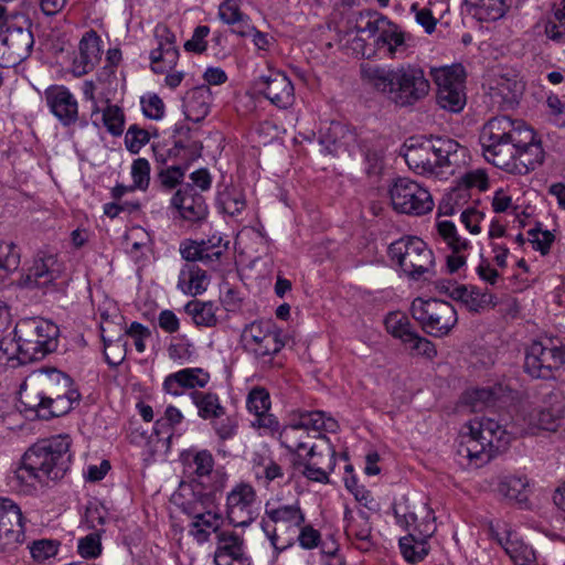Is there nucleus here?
<instances>
[{
	"mask_svg": "<svg viewBox=\"0 0 565 565\" xmlns=\"http://www.w3.org/2000/svg\"><path fill=\"white\" fill-rule=\"evenodd\" d=\"M399 548L404 558L413 564L423 561L429 552L426 539L416 540L413 534L399 540Z\"/></svg>",
	"mask_w": 565,
	"mask_h": 565,
	"instance_id": "4c0bfd02",
	"label": "nucleus"
},
{
	"mask_svg": "<svg viewBox=\"0 0 565 565\" xmlns=\"http://www.w3.org/2000/svg\"><path fill=\"white\" fill-rule=\"evenodd\" d=\"M29 548L31 556L38 562H44L57 552L55 542L51 540L34 541Z\"/></svg>",
	"mask_w": 565,
	"mask_h": 565,
	"instance_id": "338daca9",
	"label": "nucleus"
},
{
	"mask_svg": "<svg viewBox=\"0 0 565 565\" xmlns=\"http://www.w3.org/2000/svg\"><path fill=\"white\" fill-rule=\"evenodd\" d=\"M565 364V344L555 338L533 341L525 353L524 369L535 379L551 380Z\"/></svg>",
	"mask_w": 565,
	"mask_h": 565,
	"instance_id": "1a4fd4ad",
	"label": "nucleus"
},
{
	"mask_svg": "<svg viewBox=\"0 0 565 565\" xmlns=\"http://www.w3.org/2000/svg\"><path fill=\"white\" fill-rule=\"evenodd\" d=\"M359 21L364 22V24H356V32L369 33L370 35H375L384 26L391 25V21L385 15L375 11L361 12Z\"/></svg>",
	"mask_w": 565,
	"mask_h": 565,
	"instance_id": "de8ad7c7",
	"label": "nucleus"
},
{
	"mask_svg": "<svg viewBox=\"0 0 565 565\" xmlns=\"http://www.w3.org/2000/svg\"><path fill=\"white\" fill-rule=\"evenodd\" d=\"M171 204L181 217L189 222H201L209 213L204 196L190 183L182 185L174 193Z\"/></svg>",
	"mask_w": 565,
	"mask_h": 565,
	"instance_id": "a211bd4d",
	"label": "nucleus"
},
{
	"mask_svg": "<svg viewBox=\"0 0 565 565\" xmlns=\"http://www.w3.org/2000/svg\"><path fill=\"white\" fill-rule=\"evenodd\" d=\"M209 379V374L202 369H184L167 376L163 388L167 393L178 396L184 387H204Z\"/></svg>",
	"mask_w": 565,
	"mask_h": 565,
	"instance_id": "b1692460",
	"label": "nucleus"
},
{
	"mask_svg": "<svg viewBox=\"0 0 565 565\" xmlns=\"http://www.w3.org/2000/svg\"><path fill=\"white\" fill-rule=\"evenodd\" d=\"M256 492L247 483L237 484L227 494V519L234 526H248L254 521Z\"/></svg>",
	"mask_w": 565,
	"mask_h": 565,
	"instance_id": "f3484780",
	"label": "nucleus"
},
{
	"mask_svg": "<svg viewBox=\"0 0 565 565\" xmlns=\"http://www.w3.org/2000/svg\"><path fill=\"white\" fill-rule=\"evenodd\" d=\"M276 328L277 327L271 321H254L247 324L242 334V338L245 342V350H247L248 345L259 343V340L271 332V329Z\"/></svg>",
	"mask_w": 565,
	"mask_h": 565,
	"instance_id": "864d4df0",
	"label": "nucleus"
},
{
	"mask_svg": "<svg viewBox=\"0 0 565 565\" xmlns=\"http://www.w3.org/2000/svg\"><path fill=\"white\" fill-rule=\"evenodd\" d=\"M386 331L403 342L416 330L409 319L401 312H390L384 320Z\"/></svg>",
	"mask_w": 565,
	"mask_h": 565,
	"instance_id": "58836bf2",
	"label": "nucleus"
},
{
	"mask_svg": "<svg viewBox=\"0 0 565 565\" xmlns=\"http://www.w3.org/2000/svg\"><path fill=\"white\" fill-rule=\"evenodd\" d=\"M223 238L220 235H212L207 239H202L200 245L202 247V253L205 258V265L214 267L220 263L221 257L227 249L228 242L222 243Z\"/></svg>",
	"mask_w": 565,
	"mask_h": 565,
	"instance_id": "a18cd8bd",
	"label": "nucleus"
},
{
	"mask_svg": "<svg viewBox=\"0 0 565 565\" xmlns=\"http://www.w3.org/2000/svg\"><path fill=\"white\" fill-rule=\"evenodd\" d=\"M317 456L315 445L309 447V451L307 452L305 458H301L300 454H298L297 460L294 461V466L296 469H299L300 472L309 480L328 483L329 482V469L318 465V461L315 460Z\"/></svg>",
	"mask_w": 565,
	"mask_h": 565,
	"instance_id": "2f4dec72",
	"label": "nucleus"
},
{
	"mask_svg": "<svg viewBox=\"0 0 565 565\" xmlns=\"http://www.w3.org/2000/svg\"><path fill=\"white\" fill-rule=\"evenodd\" d=\"M100 535L96 532L89 533L78 541L77 552L83 558H97L102 554Z\"/></svg>",
	"mask_w": 565,
	"mask_h": 565,
	"instance_id": "4d7b16f0",
	"label": "nucleus"
},
{
	"mask_svg": "<svg viewBox=\"0 0 565 565\" xmlns=\"http://www.w3.org/2000/svg\"><path fill=\"white\" fill-rule=\"evenodd\" d=\"M121 335H124V339L126 337L134 339L136 350L141 353L146 349L145 339L149 338L151 332L146 326L139 322H132Z\"/></svg>",
	"mask_w": 565,
	"mask_h": 565,
	"instance_id": "774afa93",
	"label": "nucleus"
},
{
	"mask_svg": "<svg viewBox=\"0 0 565 565\" xmlns=\"http://www.w3.org/2000/svg\"><path fill=\"white\" fill-rule=\"evenodd\" d=\"M196 326L214 327L217 323L214 307L210 302H192L186 305Z\"/></svg>",
	"mask_w": 565,
	"mask_h": 565,
	"instance_id": "8fccbe9b",
	"label": "nucleus"
},
{
	"mask_svg": "<svg viewBox=\"0 0 565 565\" xmlns=\"http://www.w3.org/2000/svg\"><path fill=\"white\" fill-rule=\"evenodd\" d=\"M519 138L523 141L518 143L512 173L524 175L543 164L545 151L536 132L522 120Z\"/></svg>",
	"mask_w": 565,
	"mask_h": 565,
	"instance_id": "4468645a",
	"label": "nucleus"
},
{
	"mask_svg": "<svg viewBox=\"0 0 565 565\" xmlns=\"http://www.w3.org/2000/svg\"><path fill=\"white\" fill-rule=\"evenodd\" d=\"M218 18L226 24L234 25L233 29L245 28L247 24L245 15L241 12L235 0H225L218 7Z\"/></svg>",
	"mask_w": 565,
	"mask_h": 565,
	"instance_id": "603ef678",
	"label": "nucleus"
},
{
	"mask_svg": "<svg viewBox=\"0 0 565 565\" xmlns=\"http://www.w3.org/2000/svg\"><path fill=\"white\" fill-rule=\"evenodd\" d=\"M468 431L461 436L457 454L475 461L477 467L489 462L507 449L510 434L495 419L490 417L473 418L467 425Z\"/></svg>",
	"mask_w": 565,
	"mask_h": 565,
	"instance_id": "20e7f679",
	"label": "nucleus"
},
{
	"mask_svg": "<svg viewBox=\"0 0 565 565\" xmlns=\"http://www.w3.org/2000/svg\"><path fill=\"white\" fill-rule=\"evenodd\" d=\"M388 256L413 280L429 273L435 265V256L428 245L417 236L406 235L388 246Z\"/></svg>",
	"mask_w": 565,
	"mask_h": 565,
	"instance_id": "0eeeda50",
	"label": "nucleus"
},
{
	"mask_svg": "<svg viewBox=\"0 0 565 565\" xmlns=\"http://www.w3.org/2000/svg\"><path fill=\"white\" fill-rule=\"evenodd\" d=\"M23 382L28 388H34L45 395L71 394V377L56 369H47L31 375Z\"/></svg>",
	"mask_w": 565,
	"mask_h": 565,
	"instance_id": "412c9836",
	"label": "nucleus"
},
{
	"mask_svg": "<svg viewBox=\"0 0 565 565\" xmlns=\"http://www.w3.org/2000/svg\"><path fill=\"white\" fill-rule=\"evenodd\" d=\"M18 246L12 242H0V280L15 271L20 264Z\"/></svg>",
	"mask_w": 565,
	"mask_h": 565,
	"instance_id": "a19ab883",
	"label": "nucleus"
},
{
	"mask_svg": "<svg viewBox=\"0 0 565 565\" xmlns=\"http://www.w3.org/2000/svg\"><path fill=\"white\" fill-rule=\"evenodd\" d=\"M204 99L202 92L192 93L184 104V115L188 120L200 122L207 116L210 107Z\"/></svg>",
	"mask_w": 565,
	"mask_h": 565,
	"instance_id": "09e8293b",
	"label": "nucleus"
},
{
	"mask_svg": "<svg viewBox=\"0 0 565 565\" xmlns=\"http://www.w3.org/2000/svg\"><path fill=\"white\" fill-rule=\"evenodd\" d=\"M521 120L497 116L488 120L480 134V143L486 160L494 167L512 173L519 145Z\"/></svg>",
	"mask_w": 565,
	"mask_h": 565,
	"instance_id": "39448f33",
	"label": "nucleus"
},
{
	"mask_svg": "<svg viewBox=\"0 0 565 565\" xmlns=\"http://www.w3.org/2000/svg\"><path fill=\"white\" fill-rule=\"evenodd\" d=\"M478 8V14L481 20L497 21L504 17L509 4L507 0H465Z\"/></svg>",
	"mask_w": 565,
	"mask_h": 565,
	"instance_id": "ea45409f",
	"label": "nucleus"
},
{
	"mask_svg": "<svg viewBox=\"0 0 565 565\" xmlns=\"http://www.w3.org/2000/svg\"><path fill=\"white\" fill-rule=\"evenodd\" d=\"M3 41L10 47L13 61L18 64L24 61L31 53L34 39L32 32L28 28L14 25L6 20L0 30Z\"/></svg>",
	"mask_w": 565,
	"mask_h": 565,
	"instance_id": "aec40b11",
	"label": "nucleus"
},
{
	"mask_svg": "<svg viewBox=\"0 0 565 565\" xmlns=\"http://www.w3.org/2000/svg\"><path fill=\"white\" fill-rule=\"evenodd\" d=\"M131 177L136 188L146 190L150 182V164L147 159L138 158L131 166Z\"/></svg>",
	"mask_w": 565,
	"mask_h": 565,
	"instance_id": "680f3d73",
	"label": "nucleus"
},
{
	"mask_svg": "<svg viewBox=\"0 0 565 565\" xmlns=\"http://www.w3.org/2000/svg\"><path fill=\"white\" fill-rule=\"evenodd\" d=\"M430 75L437 85V104L450 113H460L467 104L463 67L459 64L434 67Z\"/></svg>",
	"mask_w": 565,
	"mask_h": 565,
	"instance_id": "9d476101",
	"label": "nucleus"
},
{
	"mask_svg": "<svg viewBox=\"0 0 565 565\" xmlns=\"http://www.w3.org/2000/svg\"><path fill=\"white\" fill-rule=\"evenodd\" d=\"M143 115L152 120H159L164 115V104L157 94L143 96L140 99Z\"/></svg>",
	"mask_w": 565,
	"mask_h": 565,
	"instance_id": "e2e57ef3",
	"label": "nucleus"
},
{
	"mask_svg": "<svg viewBox=\"0 0 565 565\" xmlns=\"http://www.w3.org/2000/svg\"><path fill=\"white\" fill-rule=\"evenodd\" d=\"M564 415V407L562 405L551 408H540L533 414L534 424L545 430L555 431L559 426Z\"/></svg>",
	"mask_w": 565,
	"mask_h": 565,
	"instance_id": "37998d69",
	"label": "nucleus"
},
{
	"mask_svg": "<svg viewBox=\"0 0 565 565\" xmlns=\"http://www.w3.org/2000/svg\"><path fill=\"white\" fill-rule=\"evenodd\" d=\"M279 440L282 447L291 452H299L301 449L309 450L310 435L294 419L285 425L280 431Z\"/></svg>",
	"mask_w": 565,
	"mask_h": 565,
	"instance_id": "7c9ffc66",
	"label": "nucleus"
},
{
	"mask_svg": "<svg viewBox=\"0 0 565 565\" xmlns=\"http://www.w3.org/2000/svg\"><path fill=\"white\" fill-rule=\"evenodd\" d=\"M218 205L224 213L231 216H236L245 209L246 202L244 195L239 191L232 189L220 193Z\"/></svg>",
	"mask_w": 565,
	"mask_h": 565,
	"instance_id": "3c124183",
	"label": "nucleus"
},
{
	"mask_svg": "<svg viewBox=\"0 0 565 565\" xmlns=\"http://www.w3.org/2000/svg\"><path fill=\"white\" fill-rule=\"evenodd\" d=\"M386 26L387 29H383L381 32L380 41L388 46L390 56L395 57L399 47L405 45V36L396 24L391 22V25Z\"/></svg>",
	"mask_w": 565,
	"mask_h": 565,
	"instance_id": "6e6d98bb",
	"label": "nucleus"
},
{
	"mask_svg": "<svg viewBox=\"0 0 565 565\" xmlns=\"http://www.w3.org/2000/svg\"><path fill=\"white\" fill-rule=\"evenodd\" d=\"M243 543V539L234 532H220L217 535L216 553H221L233 559L244 553Z\"/></svg>",
	"mask_w": 565,
	"mask_h": 565,
	"instance_id": "49530a36",
	"label": "nucleus"
},
{
	"mask_svg": "<svg viewBox=\"0 0 565 565\" xmlns=\"http://www.w3.org/2000/svg\"><path fill=\"white\" fill-rule=\"evenodd\" d=\"M390 198L393 209L404 214L423 215L434 207L428 190L408 178L394 181L390 188Z\"/></svg>",
	"mask_w": 565,
	"mask_h": 565,
	"instance_id": "9b49d317",
	"label": "nucleus"
},
{
	"mask_svg": "<svg viewBox=\"0 0 565 565\" xmlns=\"http://www.w3.org/2000/svg\"><path fill=\"white\" fill-rule=\"evenodd\" d=\"M25 540L20 508L10 499H0V548L12 551Z\"/></svg>",
	"mask_w": 565,
	"mask_h": 565,
	"instance_id": "dca6fc26",
	"label": "nucleus"
},
{
	"mask_svg": "<svg viewBox=\"0 0 565 565\" xmlns=\"http://www.w3.org/2000/svg\"><path fill=\"white\" fill-rule=\"evenodd\" d=\"M150 140L149 131L138 127L137 125H131L126 135H125V145L126 148L131 153H138L140 149L148 143Z\"/></svg>",
	"mask_w": 565,
	"mask_h": 565,
	"instance_id": "bf43d9fd",
	"label": "nucleus"
},
{
	"mask_svg": "<svg viewBox=\"0 0 565 565\" xmlns=\"http://www.w3.org/2000/svg\"><path fill=\"white\" fill-rule=\"evenodd\" d=\"M188 166H171L162 169L158 173L160 183L167 190H171L180 184L184 178Z\"/></svg>",
	"mask_w": 565,
	"mask_h": 565,
	"instance_id": "052dcab7",
	"label": "nucleus"
},
{
	"mask_svg": "<svg viewBox=\"0 0 565 565\" xmlns=\"http://www.w3.org/2000/svg\"><path fill=\"white\" fill-rule=\"evenodd\" d=\"M362 79L388 102L401 108L422 103L430 92V83L424 70L415 64H399L395 67L364 65Z\"/></svg>",
	"mask_w": 565,
	"mask_h": 565,
	"instance_id": "f03ea898",
	"label": "nucleus"
},
{
	"mask_svg": "<svg viewBox=\"0 0 565 565\" xmlns=\"http://www.w3.org/2000/svg\"><path fill=\"white\" fill-rule=\"evenodd\" d=\"M54 264L52 257L35 260L23 278V286L26 288H41L51 282L55 276L51 266Z\"/></svg>",
	"mask_w": 565,
	"mask_h": 565,
	"instance_id": "473e14b6",
	"label": "nucleus"
},
{
	"mask_svg": "<svg viewBox=\"0 0 565 565\" xmlns=\"http://www.w3.org/2000/svg\"><path fill=\"white\" fill-rule=\"evenodd\" d=\"M504 550L514 565H537L534 550L516 537H508Z\"/></svg>",
	"mask_w": 565,
	"mask_h": 565,
	"instance_id": "c9c22d12",
	"label": "nucleus"
},
{
	"mask_svg": "<svg viewBox=\"0 0 565 565\" xmlns=\"http://www.w3.org/2000/svg\"><path fill=\"white\" fill-rule=\"evenodd\" d=\"M44 100L51 114L63 125L71 124V90L64 85H50L44 90Z\"/></svg>",
	"mask_w": 565,
	"mask_h": 565,
	"instance_id": "393cba45",
	"label": "nucleus"
},
{
	"mask_svg": "<svg viewBox=\"0 0 565 565\" xmlns=\"http://www.w3.org/2000/svg\"><path fill=\"white\" fill-rule=\"evenodd\" d=\"M247 408L256 416L264 415L270 409V396L266 388L254 387L247 396Z\"/></svg>",
	"mask_w": 565,
	"mask_h": 565,
	"instance_id": "5fc2aeb1",
	"label": "nucleus"
},
{
	"mask_svg": "<svg viewBox=\"0 0 565 565\" xmlns=\"http://www.w3.org/2000/svg\"><path fill=\"white\" fill-rule=\"evenodd\" d=\"M103 121L111 135L119 136L122 134L125 120L122 110L118 106H107L103 113Z\"/></svg>",
	"mask_w": 565,
	"mask_h": 565,
	"instance_id": "13d9d810",
	"label": "nucleus"
},
{
	"mask_svg": "<svg viewBox=\"0 0 565 565\" xmlns=\"http://www.w3.org/2000/svg\"><path fill=\"white\" fill-rule=\"evenodd\" d=\"M436 227L439 237L452 252L447 257V269L451 274L456 273L466 264L463 252L470 248V242L458 234L456 225L450 221H438Z\"/></svg>",
	"mask_w": 565,
	"mask_h": 565,
	"instance_id": "6ab92c4d",
	"label": "nucleus"
},
{
	"mask_svg": "<svg viewBox=\"0 0 565 565\" xmlns=\"http://www.w3.org/2000/svg\"><path fill=\"white\" fill-rule=\"evenodd\" d=\"M402 154L416 174L441 177L455 174L466 163L468 150L448 137H411L404 142Z\"/></svg>",
	"mask_w": 565,
	"mask_h": 565,
	"instance_id": "7ed1b4c3",
	"label": "nucleus"
},
{
	"mask_svg": "<svg viewBox=\"0 0 565 565\" xmlns=\"http://www.w3.org/2000/svg\"><path fill=\"white\" fill-rule=\"evenodd\" d=\"M254 88L278 108H287L295 100L294 85L280 71L268 70L254 81Z\"/></svg>",
	"mask_w": 565,
	"mask_h": 565,
	"instance_id": "ddd939ff",
	"label": "nucleus"
},
{
	"mask_svg": "<svg viewBox=\"0 0 565 565\" xmlns=\"http://www.w3.org/2000/svg\"><path fill=\"white\" fill-rule=\"evenodd\" d=\"M71 439L56 435L31 446L14 471L11 483L24 494H32L47 480L64 478L71 462Z\"/></svg>",
	"mask_w": 565,
	"mask_h": 565,
	"instance_id": "f257e3e1",
	"label": "nucleus"
},
{
	"mask_svg": "<svg viewBox=\"0 0 565 565\" xmlns=\"http://www.w3.org/2000/svg\"><path fill=\"white\" fill-rule=\"evenodd\" d=\"M210 285V279L204 269L193 263H185L180 269L178 289L188 296L203 294Z\"/></svg>",
	"mask_w": 565,
	"mask_h": 565,
	"instance_id": "a878e982",
	"label": "nucleus"
},
{
	"mask_svg": "<svg viewBox=\"0 0 565 565\" xmlns=\"http://www.w3.org/2000/svg\"><path fill=\"white\" fill-rule=\"evenodd\" d=\"M527 234L531 237L534 249L541 252L542 255H546L550 252L551 245L555 239L553 233L535 227L531 228Z\"/></svg>",
	"mask_w": 565,
	"mask_h": 565,
	"instance_id": "69168bd1",
	"label": "nucleus"
},
{
	"mask_svg": "<svg viewBox=\"0 0 565 565\" xmlns=\"http://www.w3.org/2000/svg\"><path fill=\"white\" fill-rule=\"evenodd\" d=\"M553 20L548 19L544 26L545 35L559 44H565V0L559 6L554 4Z\"/></svg>",
	"mask_w": 565,
	"mask_h": 565,
	"instance_id": "e433bc0d",
	"label": "nucleus"
},
{
	"mask_svg": "<svg viewBox=\"0 0 565 565\" xmlns=\"http://www.w3.org/2000/svg\"><path fill=\"white\" fill-rule=\"evenodd\" d=\"M157 47L150 52V67L157 74H164L175 67L180 52L174 33L166 24L154 28Z\"/></svg>",
	"mask_w": 565,
	"mask_h": 565,
	"instance_id": "2eb2a0df",
	"label": "nucleus"
},
{
	"mask_svg": "<svg viewBox=\"0 0 565 565\" xmlns=\"http://www.w3.org/2000/svg\"><path fill=\"white\" fill-rule=\"evenodd\" d=\"M463 401L472 412H482L484 408L495 405L497 395L492 388H477L467 392Z\"/></svg>",
	"mask_w": 565,
	"mask_h": 565,
	"instance_id": "c03bdc74",
	"label": "nucleus"
},
{
	"mask_svg": "<svg viewBox=\"0 0 565 565\" xmlns=\"http://www.w3.org/2000/svg\"><path fill=\"white\" fill-rule=\"evenodd\" d=\"M18 394L25 411L33 412L40 419L49 420L71 412V394L45 395L34 388L29 390L26 382L20 384Z\"/></svg>",
	"mask_w": 565,
	"mask_h": 565,
	"instance_id": "f8f14e48",
	"label": "nucleus"
},
{
	"mask_svg": "<svg viewBox=\"0 0 565 565\" xmlns=\"http://www.w3.org/2000/svg\"><path fill=\"white\" fill-rule=\"evenodd\" d=\"M209 34L210 28L207 25L196 26L193 31L192 38L184 43V50L196 54L203 53L207 47L205 38Z\"/></svg>",
	"mask_w": 565,
	"mask_h": 565,
	"instance_id": "0e129e2a",
	"label": "nucleus"
},
{
	"mask_svg": "<svg viewBox=\"0 0 565 565\" xmlns=\"http://www.w3.org/2000/svg\"><path fill=\"white\" fill-rule=\"evenodd\" d=\"M266 516L274 523H287L295 527H300L306 522L305 513L298 502L292 504L271 505L269 502L265 505Z\"/></svg>",
	"mask_w": 565,
	"mask_h": 565,
	"instance_id": "c85d7f7f",
	"label": "nucleus"
},
{
	"mask_svg": "<svg viewBox=\"0 0 565 565\" xmlns=\"http://www.w3.org/2000/svg\"><path fill=\"white\" fill-rule=\"evenodd\" d=\"M451 299L461 302L469 311L480 312L495 306V297L476 286L460 285L451 289Z\"/></svg>",
	"mask_w": 565,
	"mask_h": 565,
	"instance_id": "5701e85b",
	"label": "nucleus"
},
{
	"mask_svg": "<svg viewBox=\"0 0 565 565\" xmlns=\"http://www.w3.org/2000/svg\"><path fill=\"white\" fill-rule=\"evenodd\" d=\"M58 327L49 320H21L14 329L21 354L20 364L42 360L46 354L54 352L58 345Z\"/></svg>",
	"mask_w": 565,
	"mask_h": 565,
	"instance_id": "423d86ee",
	"label": "nucleus"
},
{
	"mask_svg": "<svg viewBox=\"0 0 565 565\" xmlns=\"http://www.w3.org/2000/svg\"><path fill=\"white\" fill-rule=\"evenodd\" d=\"M527 486L526 478L508 476L499 481L498 492L505 499L522 504L527 501Z\"/></svg>",
	"mask_w": 565,
	"mask_h": 565,
	"instance_id": "72a5a7b5",
	"label": "nucleus"
},
{
	"mask_svg": "<svg viewBox=\"0 0 565 565\" xmlns=\"http://www.w3.org/2000/svg\"><path fill=\"white\" fill-rule=\"evenodd\" d=\"M523 89L521 82L501 77L495 87L491 88L490 96L502 109H512L519 104Z\"/></svg>",
	"mask_w": 565,
	"mask_h": 565,
	"instance_id": "cd10ccee",
	"label": "nucleus"
},
{
	"mask_svg": "<svg viewBox=\"0 0 565 565\" xmlns=\"http://www.w3.org/2000/svg\"><path fill=\"white\" fill-rule=\"evenodd\" d=\"M280 337L279 328L271 329V332L259 340V343L248 345L246 351L263 361L264 364H271L273 356L279 353L285 345Z\"/></svg>",
	"mask_w": 565,
	"mask_h": 565,
	"instance_id": "c756f323",
	"label": "nucleus"
},
{
	"mask_svg": "<svg viewBox=\"0 0 565 565\" xmlns=\"http://www.w3.org/2000/svg\"><path fill=\"white\" fill-rule=\"evenodd\" d=\"M191 396L201 418H218L224 414V407L220 404L217 395L195 391L191 393Z\"/></svg>",
	"mask_w": 565,
	"mask_h": 565,
	"instance_id": "f704fd0d",
	"label": "nucleus"
},
{
	"mask_svg": "<svg viewBox=\"0 0 565 565\" xmlns=\"http://www.w3.org/2000/svg\"><path fill=\"white\" fill-rule=\"evenodd\" d=\"M411 313L425 333L436 338L448 335L458 322L455 307L435 298H415L411 305Z\"/></svg>",
	"mask_w": 565,
	"mask_h": 565,
	"instance_id": "6e6552de",
	"label": "nucleus"
},
{
	"mask_svg": "<svg viewBox=\"0 0 565 565\" xmlns=\"http://www.w3.org/2000/svg\"><path fill=\"white\" fill-rule=\"evenodd\" d=\"M184 512L193 518L191 533L199 542L207 541L210 531L217 532L222 523V516L213 512V509L201 511L196 508L184 507Z\"/></svg>",
	"mask_w": 565,
	"mask_h": 565,
	"instance_id": "bb28decb",
	"label": "nucleus"
},
{
	"mask_svg": "<svg viewBox=\"0 0 565 565\" xmlns=\"http://www.w3.org/2000/svg\"><path fill=\"white\" fill-rule=\"evenodd\" d=\"M100 38L94 30L87 31L79 41L78 58L73 60V76H82L90 72L99 61Z\"/></svg>",
	"mask_w": 565,
	"mask_h": 565,
	"instance_id": "4be33fe9",
	"label": "nucleus"
},
{
	"mask_svg": "<svg viewBox=\"0 0 565 565\" xmlns=\"http://www.w3.org/2000/svg\"><path fill=\"white\" fill-rule=\"evenodd\" d=\"M103 343L107 364L114 367L120 365L126 356L127 341L124 340V335L119 334L116 339L103 337Z\"/></svg>",
	"mask_w": 565,
	"mask_h": 565,
	"instance_id": "79ce46f5",
	"label": "nucleus"
}]
</instances>
